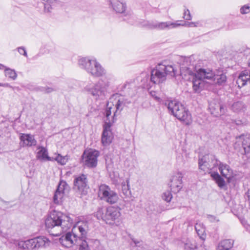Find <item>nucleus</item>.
I'll return each instance as SVG.
<instances>
[{
	"label": "nucleus",
	"instance_id": "obj_2",
	"mask_svg": "<svg viewBox=\"0 0 250 250\" xmlns=\"http://www.w3.org/2000/svg\"><path fill=\"white\" fill-rule=\"evenodd\" d=\"M188 74L192 76L193 89L195 93H200L203 89L206 80H210L214 77L212 70L200 68L194 73L189 68H186L185 75Z\"/></svg>",
	"mask_w": 250,
	"mask_h": 250
},
{
	"label": "nucleus",
	"instance_id": "obj_4",
	"mask_svg": "<svg viewBox=\"0 0 250 250\" xmlns=\"http://www.w3.org/2000/svg\"><path fill=\"white\" fill-rule=\"evenodd\" d=\"M120 209L114 207H109L106 208H99L96 212L98 219H102L106 224L118 226L121 222V213Z\"/></svg>",
	"mask_w": 250,
	"mask_h": 250
},
{
	"label": "nucleus",
	"instance_id": "obj_6",
	"mask_svg": "<svg viewBox=\"0 0 250 250\" xmlns=\"http://www.w3.org/2000/svg\"><path fill=\"white\" fill-rule=\"evenodd\" d=\"M79 66L85 70L94 77H100L104 76L106 71L101 64L95 59H90L83 57L78 60Z\"/></svg>",
	"mask_w": 250,
	"mask_h": 250
},
{
	"label": "nucleus",
	"instance_id": "obj_8",
	"mask_svg": "<svg viewBox=\"0 0 250 250\" xmlns=\"http://www.w3.org/2000/svg\"><path fill=\"white\" fill-rule=\"evenodd\" d=\"M98 194L102 200L110 204L116 203L119 199L117 193L111 190V188L105 184L99 186Z\"/></svg>",
	"mask_w": 250,
	"mask_h": 250
},
{
	"label": "nucleus",
	"instance_id": "obj_26",
	"mask_svg": "<svg viewBox=\"0 0 250 250\" xmlns=\"http://www.w3.org/2000/svg\"><path fill=\"white\" fill-rule=\"evenodd\" d=\"M110 2L113 9L117 13H123L125 11L126 8L125 3L118 0H112Z\"/></svg>",
	"mask_w": 250,
	"mask_h": 250
},
{
	"label": "nucleus",
	"instance_id": "obj_21",
	"mask_svg": "<svg viewBox=\"0 0 250 250\" xmlns=\"http://www.w3.org/2000/svg\"><path fill=\"white\" fill-rule=\"evenodd\" d=\"M236 83L239 87H242L248 83H250V71L245 70L242 71L239 75Z\"/></svg>",
	"mask_w": 250,
	"mask_h": 250
},
{
	"label": "nucleus",
	"instance_id": "obj_23",
	"mask_svg": "<svg viewBox=\"0 0 250 250\" xmlns=\"http://www.w3.org/2000/svg\"><path fill=\"white\" fill-rule=\"evenodd\" d=\"M234 244V239H223L218 243L216 248V250H231L233 247Z\"/></svg>",
	"mask_w": 250,
	"mask_h": 250
},
{
	"label": "nucleus",
	"instance_id": "obj_50",
	"mask_svg": "<svg viewBox=\"0 0 250 250\" xmlns=\"http://www.w3.org/2000/svg\"><path fill=\"white\" fill-rule=\"evenodd\" d=\"M246 194L247 197L248 198L249 200L250 201V188L248 189Z\"/></svg>",
	"mask_w": 250,
	"mask_h": 250
},
{
	"label": "nucleus",
	"instance_id": "obj_31",
	"mask_svg": "<svg viewBox=\"0 0 250 250\" xmlns=\"http://www.w3.org/2000/svg\"><path fill=\"white\" fill-rule=\"evenodd\" d=\"M129 179H126V181L122 183V191L124 195L126 197H129L131 195V191L130 190V186L129 185Z\"/></svg>",
	"mask_w": 250,
	"mask_h": 250
},
{
	"label": "nucleus",
	"instance_id": "obj_14",
	"mask_svg": "<svg viewBox=\"0 0 250 250\" xmlns=\"http://www.w3.org/2000/svg\"><path fill=\"white\" fill-rule=\"evenodd\" d=\"M99 153L95 150H90L87 153L84 152L83 155V159L84 165L89 167H94L97 165V158Z\"/></svg>",
	"mask_w": 250,
	"mask_h": 250
},
{
	"label": "nucleus",
	"instance_id": "obj_3",
	"mask_svg": "<svg viewBox=\"0 0 250 250\" xmlns=\"http://www.w3.org/2000/svg\"><path fill=\"white\" fill-rule=\"evenodd\" d=\"M168 111L178 120L185 122L187 125L191 122V115L188 110L178 101L175 100H167L165 103Z\"/></svg>",
	"mask_w": 250,
	"mask_h": 250
},
{
	"label": "nucleus",
	"instance_id": "obj_16",
	"mask_svg": "<svg viewBox=\"0 0 250 250\" xmlns=\"http://www.w3.org/2000/svg\"><path fill=\"white\" fill-rule=\"evenodd\" d=\"M208 109L212 115L215 117L224 114L226 108L217 100H212L209 103Z\"/></svg>",
	"mask_w": 250,
	"mask_h": 250
},
{
	"label": "nucleus",
	"instance_id": "obj_18",
	"mask_svg": "<svg viewBox=\"0 0 250 250\" xmlns=\"http://www.w3.org/2000/svg\"><path fill=\"white\" fill-rule=\"evenodd\" d=\"M32 250L46 248L51 244L50 241L45 236H39L31 239Z\"/></svg>",
	"mask_w": 250,
	"mask_h": 250
},
{
	"label": "nucleus",
	"instance_id": "obj_49",
	"mask_svg": "<svg viewBox=\"0 0 250 250\" xmlns=\"http://www.w3.org/2000/svg\"><path fill=\"white\" fill-rule=\"evenodd\" d=\"M196 26V23L193 22H189L188 27H195Z\"/></svg>",
	"mask_w": 250,
	"mask_h": 250
},
{
	"label": "nucleus",
	"instance_id": "obj_47",
	"mask_svg": "<svg viewBox=\"0 0 250 250\" xmlns=\"http://www.w3.org/2000/svg\"><path fill=\"white\" fill-rule=\"evenodd\" d=\"M0 86L5 87H12L8 83H0Z\"/></svg>",
	"mask_w": 250,
	"mask_h": 250
},
{
	"label": "nucleus",
	"instance_id": "obj_19",
	"mask_svg": "<svg viewBox=\"0 0 250 250\" xmlns=\"http://www.w3.org/2000/svg\"><path fill=\"white\" fill-rule=\"evenodd\" d=\"M21 141L20 145L23 147L35 146L37 144V141L34 136L29 134L21 133L20 136Z\"/></svg>",
	"mask_w": 250,
	"mask_h": 250
},
{
	"label": "nucleus",
	"instance_id": "obj_1",
	"mask_svg": "<svg viewBox=\"0 0 250 250\" xmlns=\"http://www.w3.org/2000/svg\"><path fill=\"white\" fill-rule=\"evenodd\" d=\"M72 224L73 219L69 215L56 210L51 211L45 221L46 230L51 235L55 236L61 235L62 232L68 231Z\"/></svg>",
	"mask_w": 250,
	"mask_h": 250
},
{
	"label": "nucleus",
	"instance_id": "obj_54",
	"mask_svg": "<svg viewBox=\"0 0 250 250\" xmlns=\"http://www.w3.org/2000/svg\"><path fill=\"white\" fill-rule=\"evenodd\" d=\"M184 69H185L184 67H181V72L182 73H183L184 72Z\"/></svg>",
	"mask_w": 250,
	"mask_h": 250
},
{
	"label": "nucleus",
	"instance_id": "obj_5",
	"mask_svg": "<svg viewBox=\"0 0 250 250\" xmlns=\"http://www.w3.org/2000/svg\"><path fill=\"white\" fill-rule=\"evenodd\" d=\"M175 74L176 70L172 65L159 63L151 70L150 81L153 83L159 84L166 81L167 75L174 77Z\"/></svg>",
	"mask_w": 250,
	"mask_h": 250
},
{
	"label": "nucleus",
	"instance_id": "obj_52",
	"mask_svg": "<svg viewBox=\"0 0 250 250\" xmlns=\"http://www.w3.org/2000/svg\"><path fill=\"white\" fill-rule=\"evenodd\" d=\"M5 68H7L3 64H0V69H5Z\"/></svg>",
	"mask_w": 250,
	"mask_h": 250
},
{
	"label": "nucleus",
	"instance_id": "obj_33",
	"mask_svg": "<svg viewBox=\"0 0 250 250\" xmlns=\"http://www.w3.org/2000/svg\"><path fill=\"white\" fill-rule=\"evenodd\" d=\"M197 245V243L194 240L188 239L184 245V248L185 250H195Z\"/></svg>",
	"mask_w": 250,
	"mask_h": 250
},
{
	"label": "nucleus",
	"instance_id": "obj_35",
	"mask_svg": "<svg viewBox=\"0 0 250 250\" xmlns=\"http://www.w3.org/2000/svg\"><path fill=\"white\" fill-rule=\"evenodd\" d=\"M217 80V83L221 85L224 84L227 80V77L224 74H221L220 75L215 76L214 75V77L211 80Z\"/></svg>",
	"mask_w": 250,
	"mask_h": 250
},
{
	"label": "nucleus",
	"instance_id": "obj_34",
	"mask_svg": "<svg viewBox=\"0 0 250 250\" xmlns=\"http://www.w3.org/2000/svg\"><path fill=\"white\" fill-rule=\"evenodd\" d=\"M4 74L6 77L15 80L17 77V74L14 69L10 68H5L4 70Z\"/></svg>",
	"mask_w": 250,
	"mask_h": 250
},
{
	"label": "nucleus",
	"instance_id": "obj_38",
	"mask_svg": "<svg viewBox=\"0 0 250 250\" xmlns=\"http://www.w3.org/2000/svg\"><path fill=\"white\" fill-rule=\"evenodd\" d=\"M250 12V6L248 5H245L240 9V13L242 14L249 13Z\"/></svg>",
	"mask_w": 250,
	"mask_h": 250
},
{
	"label": "nucleus",
	"instance_id": "obj_42",
	"mask_svg": "<svg viewBox=\"0 0 250 250\" xmlns=\"http://www.w3.org/2000/svg\"><path fill=\"white\" fill-rule=\"evenodd\" d=\"M242 224L245 228V229L247 230H250V225L248 223V222L245 219H241V220Z\"/></svg>",
	"mask_w": 250,
	"mask_h": 250
},
{
	"label": "nucleus",
	"instance_id": "obj_39",
	"mask_svg": "<svg viewBox=\"0 0 250 250\" xmlns=\"http://www.w3.org/2000/svg\"><path fill=\"white\" fill-rule=\"evenodd\" d=\"M17 50L21 55H23L25 57H27V52L24 47H19L17 48Z\"/></svg>",
	"mask_w": 250,
	"mask_h": 250
},
{
	"label": "nucleus",
	"instance_id": "obj_15",
	"mask_svg": "<svg viewBox=\"0 0 250 250\" xmlns=\"http://www.w3.org/2000/svg\"><path fill=\"white\" fill-rule=\"evenodd\" d=\"M69 188V186L66 182L60 181L53 196L54 203L58 204L61 202L64 194L68 192Z\"/></svg>",
	"mask_w": 250,
	"mask_h": 250
},
{
	"label": "nucleus",
	"instance_id": "obj_48",
	"mask_svg": "<svg viewBox=\"0 0 250 250\" xmlns=\"http://www.w3.org/2000/svg\"><path fill=\"white\" fill-rule=\"evenodd\" d=\"M111 114V108H109V109H107L105 112V116L107 118H108Z\"/></svg>",
	"mask_w": 250,
	"mask_h": 250
},
{
	"label": "nucleus",
	"instance_id": "obj_12",
	"mask_svg": "<svg viewBox=\"0 0 250 250\" xmlns=\"http://www.w3.org/2000/svg\"><path fill=\"white\" fill-rule=\"evenodd\" d=\"M219 162L215 156L212 154H207L199 159V167L204 171L206 169H209L217 167L219 165Z\"/></svg>",
	"mask_w": 250,
	"mask_h": 250
},
{
	"label": "nucleus",
	"instance_id": "obj_44",
	"mask_svg": "<svg viewBox=\"0 0 250 250\" xmlns=\"http://www.w3.org/2000/svg\"><path fill=\"white\" fill-rule=\"evenodd\" d=\"M133 18V16H131V15H129L128 16L125 15V18H124V20L127 21L128 23H129L130 24H133V22L131 21V20Z\"/></svg>",
	"mask_w": 250,
	"mask_h": 250
},
{
	"label": "nucleus",
	"instance_id": "obj_10",
	"mask_svg": "<svg viewBox=\"0 0 250 250\" xmlns=\"http://www.w3.org/2000/svg\"><path fill=\"white\" fill-rule=\"evenodd\" d=\"M189 22L177 21L173 22L171 21L166 22H150L147 23V26L149 29H157L158 30L170 29L176 28L179 26H188Z\"/></svg>",
	"mask_w": 250,
	"mask_h": 250
},
{
	"label": "nucleus",
	"instance_id": "obj_7",
	"mask_svg": "<svg viewBox=\"0 0 250 250\" xmlns=\"http://www.w3.org/2000/svg\"><path fill=\"white\" fill-rule=\"evenodd\" d=\"M109 86V82L100 79L95 83L87 84L84 87V90L95 100H103L107 94Z\"/></svg>",
	"mask_w": 250,
	"mask_h": 250
},
{
	"label": "nucleus",
	"instance_id": "obj_9",
	"mask_svg": "<svg viewBox=\"0 0 250 250\" xmlns=\"http://www.w3.org/2000/svg\"><path fill=\"white\" fill-rule=\"evenodd\" d=\"M64 233L59 239V242L64 247L71 248L74 245L79 246L81 243L80 238H79L78 234L73 232V229L71 231L62 232Z\"/></svg>",
	"mask_w": 250,
	"mask_h": 250
},
{
	"label": "nucleus",
	"instance_id": "obj_20",
	"mask_svg": "<svg viewBox=\"0 0 250 250\" xmlns=\"http://www.w3.org/2000/svg\"><path fill=\"white\" fill-rule=\"evenodd\" d=\"M237 140L235 143L234 148H236V145L238 142H242V145L244 150L245 153L247 154L250 152V134H242L236 137Z\"/></svg>",
	"mask_w": 250,
	"mask_h": 250
},
{
	"label": "nucleus",
	"instance_id": "obj_29",
	"mask_svg": "<svg viewBox=\"0 0 250 250\" xmlns=\"http://www.w3.org/2000/svg\"><path fill=\"white\" fill-rule=\"evenodd\" d=\"M195 229L200 238L204 241L206 238V234L205 233V228L203 225L201 223H196L195 225Z\"/></svg>",
	"mask_w": 250,
	"mask_h": 250
},
{
	"label": "nucleus",
	"instance_id": "obj_13",
	"mask_svg": "<svg viewBox=\"0 0 250 250\" xmlns=\"http://www.w3.org/2000/svg\"><path fill=\"white\" fill-rule=\"evenodd\" d=\"M73 232L78 234L79 238L81 242L80 245L83 242H87V234L89 230L88 223L87 221H79L72 228Z\"/></svg>",
	"mask_w": 250,
	"mask_h": 250
},
{
	"label": "nucleus",
	"instance_id": "obj_36",
	"mask_svg": "<svg viewBox=\"0 0 250 250\" xmlns=\"http://www.w3.org/2000/svg\"><path fill=\"white\" fill-rule=\"evenodd\" d=\"M54 160L60 164L64 165L67 162L68 158L67 156H62L58 154L57 156L54 158Z\"/></svg>",
	"mask_w": 250,
	"mask_h": 250
},
{
	"label": "nucleus",
	"instance_id": "obj_37",
	"mask_svg": "<svg viewBox=\"0 0 250 250\" xmlns=\"http://www.w3.org/2000/svg\"><path fill=\"white\" fill-rule=\"evenodd\" d=\"M162 197L166 202H169L172 198V195L170 191L167 190L163 193Z\"/></svg>",
	"mask_w": 250,
	"mask_h": 250
},
{
	"label": "nucleus",
	"instance_id": "obj_53",
	"mask_svg": "<svg viewBox=\"0 0 250 250\" xmlns=\"http://www.w3.org/2000/svg\"><path fill=\"white\" fill-rule=\"evenodd\" d=\"M133 242L134 243V244L137 246H138V244L140 243V242L139 241H136L135 240H134V239H132Z\"/></svg>",
	"mask_w": 250,
	"mask_h": 250
},
{
	"label": "nucleus",
	"instance_id": "obj_55",
	"mask_svg": "<svg viewBox=\"0 0 250 250\" xmlns=\"http://www.w3.org/2000/svg\"><path fill=\"white\" fill-rule=\"evenodd\" d=\"M249 66L250 67V59L249 60Z\"/></svg>",
	"mask_w": 250,
	"mask_h": 250
},
{
	"label": "nucleus",
	"instance_id": "obj_46",
	"mask_svg": "<svg viewBox=\"0 0 250 250\" xmlns=\"http://www.w3.org/2000/svg\"><path fill=\"white\" fill-rule=\"evenodd\" d=\"M44 91L45 93H50L54 91V89L52 87H44L43 89L42 90Z\"/></svg>",
	"mask_w": 250,
	"mask_h": 250
},
{
	"label": "nucleus",
	"instance_id": "obj_45",
	"mask_svg": "<svg viewBox=\"0 0 250 250\" xmlns=\"http://www.w3.org/2000/svg\"><path fill=\"white\" fill-rule=\"evenodd\" d=\"M208 218L209 220V221L210 222H214L215 221H218V220H216V217L213 215H208Z\"/></svg>",
	"mask_w": 250,
	"mask_h": 250
},
{
	"label": "nucleus",
	"instance_id": "obj_32",
	"mask_svg": "<svg viewBox=\"0 0 250 250\" xmlns=\"http://www.w3.org/2000/svg\"><path fill=\"white\" fill-rule=\"evenodd\" d=\"M17 246L21 250H32L31 240L21 241L17 243Z\"/></svg>",
	"mask_w": 250,
	"mask_h": 250
},
{
	"label": "nucleus",
	"instance_id": "obj_41",
	"mask_svg": "<svg viewBox=\"0 0 250 250\" xmlns=\"http://www.w3.org/2000/svg\"><path fill=\"white\" fill-rule=\"evenodd\" d=\"M79 250H90L87 242H83L79 248Z\"/></svg>",
	"mask_w": 250,
	"mask_h": 250
},
{
	"label": "nucleus",
	"instance_id": "obj_30",
	"mask_svg": "<svg viewBox=\"0 0 250 250\" xmlns=\"http://www.w3.org/2000/svg\"><path fill=\"white\" fill-rule=\"evenodd\" d=\"M246 108V105L242 101L234 102L231 106V110L234 112H244Z\"/></svg>",
	"mask_w": 250,
	"mask_h": 250
},
{
	"label": "nucleus",
	"instance_id": "obj_24",
	"mask_svg": "<svg viewBox=\"0 0 250 250\" xmlns=\"http://www.w3.org/2000/svg\"><path fill=\"white\" fill-rule=\"evenodd\" d=\"M109 129L110 125H109L104 126L101 141L103 145L104 146H108L112 141V138Z\"/></svg>",
	"mask_w": 250,
	"mask_h": 250
},
{
	"label": "nucleus",
	"instance_id": "obj_17",
	"mask_svg": "<svg viewBox=\"0 0 250 250\" xmlns=\"http://www.w3.org/2000/svg\"><path fill=\"white\" fill-rule=\"evenodd\" d=\"M182 178L183 174L181 172H177L171 176L169 185L173 192H178L182 188Z\"/></svg>",
	"mask_w": 250,
	"mask_h": 250
},
{
	"label": "nucleus",
	"instance_id": "obj_28",
	"mask_svg": "<svg viewBox=\"0 0 250 250\" xmlns=\"http://www.w3.org/2000/svg\"><path fill=\"white\" fill-rule=\"evenodd\" d=\"M210 176L220 188H223L226 187V184L225 180L217 172H212Z\"/></svg>",
	"mask_w": 250,
	"mask_h": 250
},
{
	"label": "nucleus",
	"instance_id": "obj_22",
	"mask_svg": "<svg viewBox=\"0 0 250 250\" xmlns=\"http://www.w3.org/2000/svg\"><path fill=\"white\" fill-rule=\"evenodd\" d=\"M219 170L223 177L229 180L232 176L233 172L230 167L226 164L219 162Z\"/></svg>",
	"mask_w": 250,
	"mask_h": 250
},
{
	"label": "nucleus",
	"instance_id": "obj_40",
	"mask_svg": "<svg viewBox=\"0 0 250 250\" xmlns=\"http://www.w3.org/2000/svg\"><path fill=\"white\" fill-rule=\"evenodd\" d=\"M184 18L186 20H190L191 19V16L188 9L185 10Z\"/></svg>",
	"mask_w": 250,
	"mask_h": 250
},
{
	"label": "nucleus",
	"instance_id": "obj_43",
	"mask_svg": "<svg viewBox=\"0 0 250 250\" xmlns=\"http://www.w3.org/2000/svg\"><path fill=\"white\" fill-rule=\"evenodd\" d=\"M195 250H208V249L202 242L200 244L197 245Z\"/></svg>",
	"mask_w": 250,
	"mask_h": 250
},
{
	"label": "nucleus",
	"instance_id": "obj_11",
	"mask_svg": "<svg viewBox=\"0 0 250 250\" xmlns=\"http://www.w3.org/2000/svg\"><path fill=\"white\" fill-rule=\"evenodd\" d=\"M74 189L81 195H86L89 188L86 175L81 174L74 180Z\"/></svg>",
	"mask_w": 250,
	"mask_h": 250
},
{
	"label": "nucleus",
	"instance_id": "obj_25",
	"mask_svg": "<svg viewBox=\"0 0 250 250\" xmlns=\"http://www.w3.org/2000/svg\"><path fill=\"white\" fill-rule=\"evenodd\" d=\"M38 149H40L37 153V157L38 159L42 161H52L54 159L48 155L47 150L43 146H38Z\"/></svg>",
	"mask_w": 250,
	"mask_h": 250
},
{
	"label": "nucleus",
	"instance_id": "obj_27",
	"mask_svg": "<svg viewBox=\"0 0 250 250\" xmlns=\"http://www.w3.org/2000/svg\"><path fill=\"white\" fill-rule=\"evenodd\" d=\"M130 103L131 101L123 97L120 98L116 104V110L114 112V115L115 116L118 111L120 112L125 107L128 106Z\"/></svg>",
	"mask_w": 250,
	"mask_h": 250
},
{
	"label": "nucleus",
	"instance_id": "obj_51",
	"mask_svg": "<svg viewBox=\"0 0 250 250\" xmlns=\"http://www.w3.org/2000/svg\"><path fill=\"white\" fill-rule=\"evenodd\" d=\"M235 123L236 125H241L243 124L242 121H241V120L235 121Z\"/></svg>",
	"mask_w": 250,
	"mask_h": 250
}]
</instances>
